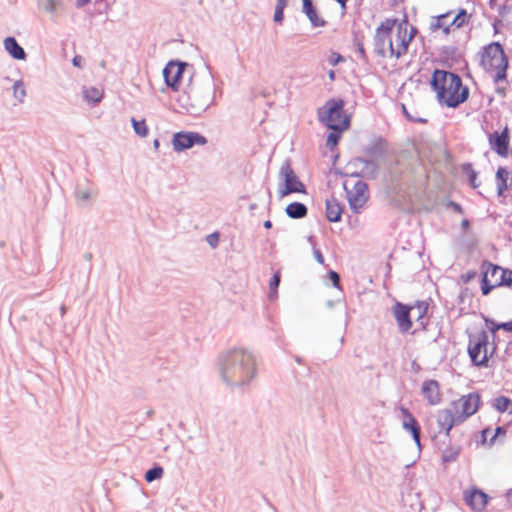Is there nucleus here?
<instances>
[{"label":"nucleus","instance_id":"1","mask_svg":"<svg viewBox=\"0 0 512 512\" xmlns=\"http://www.w3.org/2000/svg\"><path fill=\"white\" fill-rule=\"evenodd\" d=\"M221 381L231 388H247L257 378V360L252 351L244 347H231L217 360Z\"/></svg>","mask_w":512,"mask_h":512},{"label":"nucleus","instance_id":"2","mask_svg":"<svg viewBox=\"0 0 512 512\" xmlns=\"http://www.w3.org/2000/svg\"><path fill=\"white\" fill-rule=\"evenodd\" d=\"M416 29L406 20L386 19L377 27L374 36V51L381 57L400 58L407 53Z\"/></svg>","mask_w":512,"mask_h":512},{"label":"nucleus","instance_id":"3","mask_svg":"<svg viewBox=\"0 0 512 512\" xmlns=\"http://www.w3.org/2000/svg\"><path fill=\"white\" fill-rule=\"evenodd\" d=\"M215 82L212 73L207 69L204 72L193 73L182 93L178 96V103L187 113L200 115L214 102Z\"/></svg>","mask_w":512,"mask_h":512},{"label":"nucleus","instance_id":"4","mask_svg":"<svg viewBox=\"0 0 512 512\" xmlns=\"http://www.w3.org/2000/svg\"><path fill=\"white\" fill-rule=\"evenodd\" d=\"M431 85L438 101L447 107L455 108L465 102L469 96L468 87L463 86L461 78L452 72L435 70Z\"/></svg>","mask_w":512,"mask_h":512},{"label":"nucleus","instance_id":"5","mask_svg":"<svg viewBox=\"0 0 512 512\" xmlns=\"http://www.w3.org/2000/svg\"><path fill=\"white\" fill-rule=\"evenodd\" d=\"M481 64L486 71L493 74L492 77L495 83L504 82L506 80L508 60L499 43H491L485 47Z\"/></svg>","mask_w":512,"mask_h":512},{"label":"nucleus","instance_id":"6","mask_svg":"<svg viewBox=\"0 0 512 512\" xmlns=\"http://www.w3.org/2000/svg\"><path fill=\"white\" fill-rule=\"evenodd\" d=\"M344 101L331 99L318 110L320 122L329 129L342 132L349 127L350 119L343 111Z\"/></svg>","mask_w":512,"mask_h":512},{"label":"nucleus","instance_id":"7","mask_svg":"<svg viewBox=\"0 0 512 512\" xmlns=\"http://www.w3.org/2000/svg\"><path fill=\"white\" fill-rule=\"evenodd\" d=\"M482 271V286L481 290L484 295L499 286H510L512 284V272L503 269L490 262H484L481 266Z\"/></svg>","mask_w":512,"mask_h":512},{"label":"nucleus","instance_id":"8","mask_svg":"<svg viewBox=\"0 0 512 512\" xmlns=\"http://www.w3.org/2000/svg\"><path fill=\"white\" fill-rule=\"evenodd\" d=\"M278 179V196L280 199L292 193H306L305 185L299 180L288 161L282 164Z\"/></svg>","mask_w":512,"mask_h":512},{"label":"nucleus","instance_id":"9","mask_svg":"<svg viewBox=\"0 0 512 512\" xmlns=\"http://www.w3.org/2000/svg\"><path fill=\"white\" fill-rule=\"evenodd\" d=\"M489 336L482 331L470 337L468 345V354L472 362L477 366H486L489 355Z\"/></svg>","mask_w":512,"mask_h":512},{"label":"nucleus","instance_id":"10","mask_svg":"<svg viewBox=\"0 0 512 512\" xmlns=\"http://www.w3.org/2000/svg\"><path fill=\"white\" fill-rule=\"evenodd\" d=\"M468 18L469 15L464 9H461L457 14L447 12L434 17L431 21L430 28L434 32L442 30L443 34L447 35L451 31L462 27L467 22Z\"/></svg>","mask_w":512,"mask_h":512},{"label":"nucleus","instance_id":"11","mask_svg":"<svg viewBox=\"0 0 512 512\" xmlns=\"http://www.w3.org/2000/svg\"><path fill=\"white\" fill-rule=\"evenodd\" d=\"M344 188L351 210L360 213L369 198L367 184L357 180L352 187H349V183L345 182Z\"/></svg>","mask_w":512,"mask_h":512},{"label":"nucleus","instance_id":"12","mask_svg":"<svg viewBox=\"0 0 512 512\" xmlns=\"http://www.w3.org/2000/svg\"><path fill=\"white\" fill-rule=\"evenodd\" d=\"M480 405V396L476 393H470L462 396L460 399L451 403L456 416L460 422H464L468 417L475 414Z\"/></svg>","mask_w":512,"mask_h":512},{"label":"nucleus","instance_id":"13","mask_svg":"<svg viewBox=\"0 0 512 512\" xmlns=\"http://www.w3.org/2000/svg\"><path fill=\"white\" fill-rule=\"evenodd\" d=\"M171 144L176 152H182L192 148L195 145H206L207 139L197 132L180 131L172 136Z\"/></svg>","mask_w":512,"mask_h":512},{"label":"nucleus","instance_id":"14","mask_svg":"<svg viewBox=\"0 0 512 512\" xmlns=\"http://www.w3.org/2000/svg\"><path fill=\"white\" fill-rule=\"evenodd\" d=\"M379 165L373 160L355 158L347 164V172L352 177L373 179L378 173Z\"/></svg>","mask_w":512,"mask_h":512},{"label":"nucleus","instance_id":"15","mask_svg":"<svg viewBox=\"0 0 512 512\" xmlns=\"http://www.w3.org/2000/svg\"><path fill=\"white\" fill-rule=\"evenodd\" d=\"M189 65L184 62L170 61L163 69V77L167 86L178 90L179 81L184 76Z\"/></svg>","mask_w":512,"mask_h":512},{"label":"nucleus","instance_id":"16","mask_svg":"<svg viewBox=\"0 0 512 512\" xmlns=\"http://www.w3.org/2000/svg\"><path fill=\"white\" fill-rule=\"evenodd\" d=\"M36 7L40 13L47 16L52 22H56L64 11L62 0H36Z\"/></svg>","mask_w":512,"mask_h":512},{"label":"nucleus","instance_id":"17","mask_svg":"<svg viewBox=\"0 0 512 512\" xmlns=\"http://www.w3.org/2000/svg\"><path fill=\"white\" fill-rule=\"evenodd\" d=\"M465 503L476 512H481L485 509L488 503V495L482 490L477 488L467 489L463 492Z\"/></svg>","mask_w":512,"mask_h":512},{"label":"nucleus","instance_id":"18","mask_svg":"<svg viewBox=\"0 0 512 512\" xmlns=\"http://www.w3.org/2000/svg\"><path fill=\"white\" fill-rule=\"evenodd\" d=\"M436 419L440 429L439 432H444L446 435H449L453 426L461 423L451 405L445 409L439 410Z\"/></svg>","mask_w":512,"mask_h":512},{"label":"nucleus","instance_id":"19","mask_svg":"<svg viewBox=\"0 0 512 512\" xmlns=\"http://www.w3.org/2000/svg\"><path fill=\"white\" fill-rule=\"evenodd\" d=\"M414 311L415 309H411V307H407L400 303L396 304L394 308V315L401 332H407L410 330L412 326L411 313Z\"/></svg>","mask_w":512,"mask_h":512},{"label":"nucleus","instance_id":"20","mask_svg":"<svg viewBox=\"0 0 512 512\" xmlns=\"http://www.w3.org/2000/svg\"><path fill=\"white\" fill-rule=\"evenodd\" d=\"M96 196L97 190L90 182L79 184L75 189V198L82 205L90 204Z\"/></svg>","mask_w":512,"mask_h":512},{"label":"nucleus","instance_id":"21","mask_svg":"<svg viewBox=\"0 0 512 512\" xmlns=\"http://www.w3.org/2000/svg\"><path fill=\"white\" fill-rule=\"evenodd\" d=\"M422 393L431 405H437L441 401L439 384L435 380H428L422 384Z\"/></svg>","mask_w":512,"mask_h":512},{"label":"nucleus","instance_id":"22","mask_svg":"<svg viewBox=\"0 0 512 512\" xmlns=\"http://www.w3.org/2000/svg\"><path fill=\"white\" fill-rule=\"evenodd\" d=\"M5 51L15 60H26L27 54L14 37H6L3 40Z\"/></svg>","mask_w":512,"mask_h":512},{"label":"nucleus","instance_id":"23","mask_svg":"<svg viewBox=\"0 0 512 512\" xmlns=\"http://www.w3.org/2000/svg\"><path fill=\"white\" fill-rule=\"evenodd\" d=\"M490 144L492 149L500 156H507L508 154V136L505 130L501 134L495 132L490 135Z\"/></svg>","mask_w":512,"mask_h":512},{"label":"nucleus","instance_id":"24","mask_svg":"<svg viewBox=\"0 0 512 512\" xmlns=\"http://www.w3.org/2000/svg\"><path fill=\"white\" fill-rule=\"evenodd\" d=\"M342 215V206L335 199H327L326 200V216L330 222H339L341 220Z\"/></svg>","mask_w":512,"mask_h":512},{"label":"nucleus","instance_id":"25","mask_svg":"<svg viewBox=\"0 0 512 512\" xmlns=\"http://www.w3.org/2000/svg\"><path fill=\"white\" fill-rule=\"evenodd\" d=\"M303 12L314 27L324 26L325 21L317 15L312 0H303Z\"/></svg>","mask_w":512,"mask_h":512},{"label":"nucleus","instance_id":"26","mask_svg":"<svg viewBox=\"0 0 512 512\" xmlns=\"http://www.w3.org/2000/svg\"><path fill=\"white\" fill-rule=\"evenodd\" d=\"M402 427L407 432L411 433L417 448L418 452L421 450V443H420V426L416 419H409V421H402Z\"/></svg>","mask_w":512,"mask_h":512},{"label":"nucleus","instance_id":"27","mask_svg":"<svg viewBox=\"0 0 512 512\" xmlns=\"http://www.w3.org/2000/svg\"><path fill=\"white\" fill-rule=\"evenodd\" d=\"M83 98L91 104L99 103L103 98V90L98 87H88L83 89Z\"/></svg>","mask_w":512,"mask_h":512},{"label":"nucleus","instance_id":"28","mask_svg":"<svg viewBox=\"0 0 512 512\" xmlns=\"http://www.w3.org/2000/svg\"><path fill=\"white\" fill-rule=\"evenodd\" d=\"M286 214L293 219H300L307 215V207L299 202L289 204L286 209Z\"/></svg>","mask_w":512,"mask_h":512},{"label":"nucleus","instance_id":"29","mask_svg":"<svg viewBox=\"0 0 512 512\" xmlns=\"http://www.w3.org/2000/svg\"><path fill=\"white\" fill-rule=\"evenodd\" d=\"M131 124L136 135H138L141 138H145L148 136L149 128L144 119L137 120L136 118L132 117Z\"/></svg>","mask_w":512,"mask_h":512},{"label":"nucleus","instance_id":"30","mask_svg":"<svg viewBox=\"0 0 512 512\" xmlns=\"http://www.w3.org/2000/svg\"><path fill=\"white\" fill-rule=\"evenodd\" d=\"M512 405V401L505 397L499 396L494 399L493 407L499 412H507L509 411L510 406Z\"/></svg>","mask_w":512,"mask_h":512},{"label":"nucleus","instance_id":"31","mask_svg":"<svg viewBox=\"0 0 512 512\" xmlns=\"http://www.w3.org/2000/svg\"><path fill=\"white\" fill-rule=\"evenodd\" d=\"M13 96L22 103L26 97V89L22 80H17L13 84Z\"/></svg>","mask_w":512,"mask_h":512},{"label":"nucleus","instance_id":"32","mask_svg":"<svg viewBox=\"0 0 512 512\" xmlns=\"http://www.w3.org/2000/svg\"><path fill=\"white\" fill-rule=\"evenodd\" d=\"M163 473H164V470L162 467H160V466L154 467L152 469H149L145 473V480L147 482H152L154 480H158L163 476Z\"/></svg>","mask_w":512,"mask_h":512},{"label":"nucleus","instance_id":"33","mask_svg":"<svg viewBox=\"0 0 512 512\" xmlns=\"http://www.w3.org/2000/svg\"><path fill=\"white\" fill-rule=\"evenodd\" d=\"M279 283H280V275L279 273H275L273 278L271 279L270 281V298H275L276 297V294H277V288L279 286Z\"/></svg>","mask_w":512,"mask_h":512},{"label":"nucleus","instance_id":"34","mask_svg":"<svg viewBox=\"0 0 512 512\" xmlns=\"http://www.w3.org/2000/svg\"><path fill=\"white\" fill-rule=\"evenodd\" d=\"M339 133L340 132L334 131L328 135V137H327V146L328 147L333 148L334 146L337 145L339 138H340Z\"/></svg>","mask_w":512,"mask_h":512},{"label":"nucleus","instance_id":"35","mask_svg":"<svg viewBox=\"0 0 512 512\" xmlns=\"http://www.w3.org/2000/svg\"><path fill=\"white\" fill-rule=\"evenodd\" d=\"M411 309H415V311L411 313V317H416L417 321H419L423 318L427 308L423 305H418L417 307H411Z\"/></svg>","mask_w":512,"mask_h":512},{"label":"nucleus","instance_id":"36","mask_svg":"<svg viewBox=\"0 0 512 512\" xmlns=\"http://www.w3.org/2000/svg\"><path fill=\"white\" fill-rule=\"evenodd\" d=\"M508 176H509V172L507 169H505L503 167L498 168L497 173H496L497 182L503 181L504 183H506Z\"/></svg>","mask_w":512,"mask_h":512},{"label":"nucleus","instance_id":"37","mask_svg":"<svg viewBox=\"0 0 512 512\" xmlns=\"http://www.w3.org/2000/svg\"><path fill=\"white\" fill-rule=\"evenodd\" d=\"M458 455V451L454 450H446L443 454V460L445 462H450L456 459V456Z\"/></svg>","mask_w":512,"mask_h":512},{"label":"nucleus","instance_id":"38","mask_svg":"<svg viewBox=\"0 0 512 512\" xmlns=\"http://www.w3.org/2000/svg\"><path fill=\"white\" fill-rule=\"evenodd\" d=\"M284 9L283 8H280V7H275V12H274V21L275 22H282L283 18H284V13H283Z\"/></svg>","mask_w":512,"mask_h":512},{"label":"nucleus","instance_id":"39","mask_svg":"<svg viewBox=\"0 0 512 512\" xmlns=\"http://www.w3.org/2000/svg\"><path fill=\"white\" fill-rule=\"evenodd\" d=\"M329 278L331 279L332 284H333L334 287H339L340 277H339V274L337 272L330 271L329 272Z\"/></svg>","mask_w":512,"mask_h":512},{"label":"nucleus","instance_id":"40","mask_svg":"<svg viewBox=\"0 0 512 512\" xmlns=\"http://www.w3.org/2000/svg\"><path fill=\"white\" fill-rule=\"evenodd\" d=\"M485 323H486V326L489 328V330L494 334L497 330L500 329V327H498L499 324H497L496 322H494L493 320H490V319H485Z\"/></svg>","mask_w":512,"mask_h":512},{"label":"nucleus","instance_id":"41","mask_svg":"<svg viewBox=\"0 0 512 512\" xmlns=\"http://www.w3.org/2000/svg\"><path fill=\"white\" fill-rule=\"evenodd\" d=\"M400 412L402 415V421H409V419H415L414 416L408 411V409L401 407Z\"/></svg>","mask_w":512,"mask_h":512},{"label":"nucleus","instance_id":"42","mask_svg":"<svg viewBox=\"0 0 512 512\" xmlns=\"http://www.w3.org/2000/svg\"><path fill=\"white\" fill-rule=\"evenodd\" d=\"M313 254H314V257L316 259V261L319 263V264H323L324 263V257L321 253V251L319 249H316L315 247L313 248Z\"/></svg>","mask_w":512,"mask_h":512},{"label":"nucleus","instance_id":"43","mask_svg":"<svg viewBox=\"0 0 512 512\" xmlns=\"http://www.w3.org/2000/svg\"><path fill=\"white\" fill-rule=\"evenodd\" d=\"M206 241L212 246L215 247L218 244V235L217 234H211L208 237H206Z\"/></svg>","mask_w":512,"mask_h":512},{"label":"nucleus","instance_id":"44","mask_svg":"<svg viewBox=\"0 0 512 512\" xmlns=\"http://www.w3.org/2000/svg\"><path fill=\"white\" fill-rule=\"evenodd\" d=\"M498 327H500V329H503L507 332H512V321L501 323L498 325Z\"/></svg>","mask_w":512,"mask_h":512},{"label":"nucleus","instance_id":"45","mask_svg":"<svg viewBox=\"0 0 512 512\" xmlns=\"http://www.w3.org/2000/svg\"><path fill=\"white\" fill-rule=\"evenodd\" d=\"M90 2H91V0H75L74 1V6L77 9H80V8L84 7L85 5H87Z\"/></svg>","mask_w":512,"mask_h":512},{"label":"nucleus","instance_id":"46","mask_svg":"<svg viewBox=\"0 0 512 512\" xmlns=\"http://www.w3.org/2000/svg\"><path fill=\"white\" fill-rule=\"evenodd\" d=\"M497 188H498V194L502 195L503 192L507 189V183H504L503 181L497 182Z\"/></svg>","mask_w":512,"mask_h":512},{"label":"nucleus","instance_id":"47","mask_svg":"<svg viewBox=\"0 0 512 512\" xmlns=\"http://www.w3.org/2000/svg\"><path fill=\"white\" fill-rule=\"evenodd\" d=\"M341 56L338 55V54H332L330 59H329V62L332 64V65H336L338 63V61L340 60Z\"/></svg>","mask_w":512,"mask_h":512},{"label":"nucleus","instance_id":"48","mask_svg":"<svg viewBox=\"0 0 512 512\" xmlns=\"http://www.w3.org/2000/svg\"><path fill=\"white\" fill-rule=\"evenodd\" d=\"M502 82H499V83H496L497 84V88H496V92L501 95V96H504L505 95V86H501Z\"/></svg>","mask_w":512,"mask_h":512},{"label":"nucleus","instance_id":"49","mask_svg":"<svg viewBox=\"0 0 512 512\" xmlns=\"http://www.w3.org/2000/svg\"><path fill=\"white\" fill-rule=\"evenodd\" d=\"M81 57L80 56H75L72 60V63L75 67H81Z\"/></svg>","mask_w":512,"mask_h":512},{"label":"nucleus","instance_id":"50","mask_svg":"<svg viewBox=\"0 0 512 512\" xmlns=\"http://www.w3.org/2000/svg\"><path fill=\"white\" fill-rule=\"evenodd\" d=\"M475 180H476V173L475 172H472L471 175H470V183L471 185L475 188L477 187L476 183H475Z\"/></svg>","mask_w":512,"mask_h":512},{"label":"nucleus","instance_id":"51","mask_svg":"<svg viewBox=\"0 0 512 512\" xmlns=\"http://www.w3.org/2000/svg\"><path fill=\"white\" fill-rule=\"evenodd\" d=\"M500 433L504 434V433H505V431L503 430V428H501V427H497V428H496V431H495V434H494V435L492 436V438H491V442H493L494 438H495L498 434H500Z\"/></svg>","mask_w":512,"mask_h":512},{"label":"nucleus","instance_id":"52","mask_svg":"<svg viewBox=\"0 0 512 512\" xmlns=\"http://www.w3.org/2000/svg\"><path fill=\"white\" fill-rule=\"evenodd\" d=\"M287 4V0H277L276 7L285 8Z\"/></svg>","mask_w":512,"mask_h":512},{"label":"nucleus","instance_id":"53","mask_svg":"<svg viewBox=\"0 0 512 512\" xmlns=\"http://www.w3.org/2000/svg\"><path fill=\"white\" fill-rule=\"evenodd\" d=\"M263 225L266 229H270L272 227V222L270 220H266Z\"/></svg>","mask_w":512,"mask_h":512},{"label":"nucleus","instance_id":"54","mask_svg":"<svg viewBox=\"0 0 512 512\" xmlns=\"http://www.w3.org/2000/svg\"><path fill=\"white\" fill-rule=\"evenodd\" d=\"M507 500L512 504V489L507 492Z\"/></svg>","mask_w":512,"mask_h":512},{"label":"nucleus","instance_id":"55","mask_svg":"<svg viewBox=\"0 0 512 512\" xmlns=\"http://www.w3.org/2000/svg\"><path fill=\"white\" fill-rule=\"evenodd\" d=\"M490 434H491V430H489V429H485V430L483 431V437H484L485 439H486V438L488 437V435H490Z\"/></svg>","mask_w":512,"mask_h":512},{"label":"nucleus","instance_id":"56","mask_svg":"<svg viewBox=\"0 0 512 512\" xmlns=\"http://www.w3.org/2000/svg\"><path fill=\"white\" fill-rule=\"evenodd\" d=\"M451 205L455 208V210H457L458 212H461V207L459 204L451 203Z\"/></svg>","mask_w":512,"mask_h":512},{"label":"nucleus","instance_id":"57","mask_svg":"<svg viewBox=\"0 0 512 512\" xmlns=\"http://www.w3.org/2000/svg\"><path fill=\"white\" fill-rule=\"evenodd\" d=\"M336 1L341 5L342 8H345V4H346L347 0H336Z\"/></svg>","mask_w":512,"mask_h":512},{"label":"nucleus","instance_id":"58","mask_svg":"<svg viewBox=\"0 0 512 512\" xmlns=\"http://www.w3.org/2000/svg\"><path fill=\"white\" fill-rule=\"evenodd\" d=\"M153 146L155 149H158L159 147V140L155 139L154 142H153Z\"/></svg>","mask_w":512,"mask_h":512},{"label":"nucleus","instance_id":"59","mask_svg":"<svg viewBox=\"0 0 512 512\" xmlns=\"http://www.w3.org/2000/svg\"><path fill=\"white\" fill-rule=\"evenodd\" d=\"M60 311H61V315L63 316L66 312L65 306H61Z\"/></svg>","mask_w":512,"mask_h":512},{"label":"nucleus","instance_id":"60","mask_svg":"<svg viewBox=\"0 0 512 512\" xmlns=\"http://www.w3.org/2000/svg\"><path fill=\"white\" fill-rule=\"evenodd\" d=\"M402 108H403V112L405 113V115L409 118L410 116L407 113L406 107L403 105Z\"/></svg>","mask_w":512,"mask_h":512},{"label":"nucleus","instance_id":"61","mask_svg":"<svg viewBox=\"0 0 512 512\" xmlns=\"http://www.w3.org/2000/svg\"><path fill=\"white\" fill-rule=\"evenodd\" d=\"M468 224H469L468 220H463V221H462V225H463L464 227L468 226Z\"/></svg>","mask_w":512,"mask_h":512},{"label":"nucleus","instance_id":"62","mask_svg":"<svg viewBox=\"0 0 512 512\" xmlns=\"http://www.w3.org/2000/svg\"><path fill=\"white\" fill-rule=\"evenodd\" d=\"M92 258V255L90 253L85 255V259L90 260Z\"/></svg>","mask_w":512,"mask_h":512},{"label":"nucleus","instance_id":"63","mask_svg":"<svg viewBox=\"0 0 512 512\" xmlns=\"http://www.w3.org/2000/svg\"><path fill=\"white\" fill-rule=\"evenodd\" d=\"M329 77H330V79H334V72L333 71H330Z\"/></svg>","mask_w":512,"mask_h":512}]
</instances>
